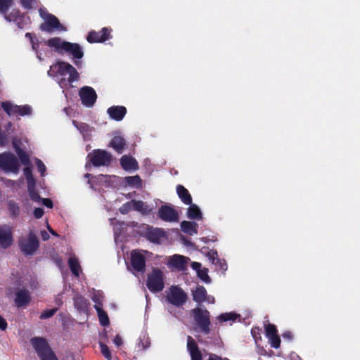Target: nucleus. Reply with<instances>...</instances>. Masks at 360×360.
Wrapping results in <instances>:
<instances>
[{
  "label": "nucleus",
  "mask_w": 360,
  "mask_h": 360,
  "mask_svg": "<svg viewBox=\"0 0 360 360\" xmlns=\"http://www.w3.org/2000/svg\"><path fill=\"white\" fill-rule=\"evenodd\" d=\"M45 43L48 46L54 48L55 51L57 53H68L71 54L75 59L79 60L84 56V52L82 47L77 43H71L69 41H63L60 37L51 38L48 39Z\"/></svg>",
  "instance_id": "f257e3e1"
},
{
  "label": "nucleus",
  "mask_w": 360,
  "mask_h": 360,
  "mask_svg": "<svg viewBox=\"0 0 360 360\" xmlns=\"http://www.w3.org/2000/svg\"><path fill=\"white\" fill-rule=\"evenodd\" d=\"M30 342L41 360H58L45 338L34 337Z\"/></svg>",
  "instance_id": "f03ea898"
},
{
  "label": "nucleus",
  "mask_w": 360,
  "mask_h": 360,
  "mask_svg": "<svg viewBox=\"0 0 360 360\" xmlns=\"http://www.w3.org/2000/svg\"><path fill=\"white\" fill-rule=\"evenodd\" d=\"M88 163L94 167H108L112 161V155L110 153L103 149H94L87 155Z\"/></svg>",
  "instance_id": "7ed1b4c3"
},
{
  "label": "nucleus",
  "mask_w": 360,
  "mask_h": 360,
  "mask_svg": "<svg viewBox=\"0 0 360 360\" xmlns=\"http://www.w3.org/2000/svg\"><path fill=\"white\" fill-rule=\"evenodd\" d=\"M194 321L200 328V331L205 335L210 334L211 329L210 314L206 309L196 307L192 309Z\"/></svg>",
  "instance_id": "20e7f679"
},
{
  "label": "nucleus",
  "mask_w": 360,
  "mask_h": 360,
  "mask_svg": "<svg viewBox=\"0 0 360 360\" xmlns=\"http://www.w3.org/2000/svg\"><path fill=\"white\" fill-rule=\"evenodd\" d=\"M18 245L25 255H32L38 250L39 241L34 231H30L27 238L20 237Z\"/></svg>",
  "instance_id": "39448f33"
},
{
  "label": "nucleus",
  "mask_w": 360,
  "mask_h": 360,
  "mask_svg": "<svg viewBox=\"0 0 360 360\" xmlns=\"http://www.w3.org/2000/svg\"><path fill=\"white\" fill-rule=\"evenodd\" d=\"M146 286L151 292H159L165 288L164 275L159 268H153L148 274Z\"/></svg>",
  "instance_id": "423d86ee"
},
{
  "label": "nucleus",
  "mask_w": 360,
  "mask_h": 360,
  "mask_svg": "<svg viewBox=\"0 0 360 360\" xmlns=\"http://www.w3.org/2000/svg\"><path fill=\"white\" fill-rule=\"evenodd\" d=\"M0 168L5 172L18 173L20 164L18 158L11 152L0 153Z\"/></svg>",
  "instance_id": "0eeeda50"
},
{
  "label": "nucleus",
  "mask_w": 360,
  "mask_h": 360,
  "mask_svg": "<svg viewBox=\"0 0 360 360\" xmlns=\"http://www.w3.org/2000/svg\"><path fill=\"white\" fill-rule=\"evenodd\" d=\"M167 300L174 306L181 307L187 300L186 293L178 285H172L166 297Z\"/></svg>",
  "instance_id": "6e6552de"
},
{
  "label": "nucleus",
  "mask_w": 360,
  "mask_h": 360,
  "mask_svg": "<svg viewBox=\"0 0 360 360\" xmlns=\"http://www.w3.org/2000/svg\"><path fill=\"white\" fill-rule=\"evenodd\" d=\"M158 216L166 222L173 223L179 220L178 212L173 207L168 205H163L159 207Z\"/></svg>",
  "instance_id": "1a4fd4ad"
},
{
  "label": "nucleus",
  "mask_w": 360,
  "mask_h": 360,
  "mask_svg": "<svg viewBox=\"0 0 360 360\" xmlns=\"http://www.w3.org/2000/svg\"><path fill=\"white\" fill-rule=\"evenodd\" d=\"M1 107L8 115H19L20 116L29 115L32 112V108L28 105H12L10 102H2Z\"/></svg>",
  "instance_id": "9d476101"
},
{
  "label": "nucleus",
  "mask_w": 360,
  "mask_h": 360,
  "mask_svg": "<svg viewBox=\"0 0 360 360\" xmlns=\"http://www.w3.org/2000/svg\"><path fill=\"white\" fill-rule=\"evenodd\" d=\"M112 29L103 27L101 31L91 30L88 33L86 40L89 43H103L112 38Z\"/></svg>",
  "instance_id": "9b49d317"
},
{
  "label": "nucleus",
  "mask_w": 360,
  "mask_h": 360,
  "mask_svg": "<svg viewBox=\"0 0 360 360\" xmlns=\"http://www.w3.org/2000/svg\"><path fill=\"white\" fill-rule=\"evenodd\" d=\"M79 96L82 103L86 107H92L97 99L96 91L92 87L88 86L80 89Z\"/></svg>",
  "instance_id": "f8f14e48"
},
{
  "label": "nucleus",
  "mask_w": 360,
  "mask_h": 360,
  "mask_svg": "<svg viewBox=\"0 0 360 360\" xmlns=\"http://www.w3.org/2000/svg\"><path fill=\"white\" fill-rule=\"evenodd\" d=\"M40 30L51 33L54 30H63V25L60 24L59 20L53 14H48L45 21L40 25Z\"/></svg>",
  "instance_id": "ddd939ff"
},
{
  "label": "nucleus",
  "mask_w": 360,
  "mask_h": 360,
  "mask_svg": "<svg viewBox=\"0 0 360 360\" xmlns=\"http://www.w3.org/2000/svg\"><path fill=\"white\" fill-rule=\"evenodd\" d=\"M131 265L135 271L143 273L146 269V258L144 255L136 250L131 251Z\"/></svg>",
  "instance_id": "4468645a"
},
{
  "label": "nucleus",
  "mask_w": 360,
  "mask_h": 360,
  "mask_svg": "<svg viewBox=\"0 0 360 360\" xmlns=\"http://www.w3.org/2000/svg\"><path fill=\"white\" fill-rule=\"evenodd\" d=\"M13 241L11 227L6 224L0 226V246L6 249L12 245Z\"/></svg>",
  "instance_id": "2eb2a0df"
},
{
  "label": "nucleus",
  "mask_w": 360,
  "mask_h": 360,
  "mask_svg": "<svg viewBox=\"0 0 360 360\" xmlns=\"http://www.w3.org/2000/svg\"><path fill=\"white\" fill-rule=\"evenodd\" d=\"M207 250V252H205L209 260L215 265L216 269L224 272L228 269V265L225 259L219 258L218 253L215 250Z\"/></svg>",
  "instance_id": "dca6fc26"
},
{
  "label": "nucleus",
  "mask_w": 360,
  "mask_h": 360,
  "mask_svg": "<svg viewBox=\"0 0 360 360\" xmlns=\"http://www.w3.org/2000/svg\"><path fill=\"white\" fill-rule=\"evenodd\" d=\"M165 236V231L162 229L148 227L145 231V237L152 243H160V239Z\"/></svg>",
  "instance_id": "f3484780"
},
{
  "label": "nucleus",
  "mask_w": 360,
  "mask_h": 360,
  "mask_svg": "<svg viewBox=\"0 0 360 360\" xmlns=\"http://www.w3.org/2000/svg\"><path fill=\"white\" fill-rule=\"evenodd\" d=\"M30 301L31 296L28 290L22 288L16 292L14 302L17 307H26Z\"/></svg>",
  "instance_id": "a211bd4d"
},
{
  "label": "nucleus",
  "mask_w": 360,
  "mask_h": 360,
  "mask_svg": "<svg viewBox=\"0 0 360 360\" xmlns=\"http://www.w3.org/2000/svg\"><path fill=\"white\" fill-rule=\"evenodd\" d=\"M187 349L191 355V360H202V355L201 352L191 336L187 338Z\"/></svg>",
  "instance_id": "6ab92c4d"
},
{
  "label": "nucleus",
  "mask_w": 360,
  "mask_h": 360,
  "mask_svg": "<svg viewBox=\"0 0 360 360\" xmlns=\"http://www.w3.org/2000/svg\"><path fill=\"white\" fill-rule=\"evenodd\" d=\"M109 117L115 121H121L127 114V108L122 105H113L108 108Z\"/></svg>",
  "instance_id": "aec40b11"
},
{
  "label": "nucleus",
  "mask_w": 360,
  "mask_h": 360,
  "mask_svg": "<svg viewBox=\"0 0 360 360\" xmlns=\"http://www.w3.org/2000/svg\"><path fill=\"white\" fill-rule=\"evenodd\" d=\"M188 260L189 258L185 256L174 255L169 260V265L179 271H184L186 269Z\"/></svg>",
  "instance_id": "412c9836"
},
{
  "label": "nucleus",
  "mask_w": 360,
  "mask_h": 360,
  "mask_svg": "<svg viewBox=\"0 0 360 360\" xmlns=\"http://www.w3.org/2000/svg\"><path fill=\"white\" fill-rule=\"evenodd\" d=\"M120 165L125 171H135L139 169V164L136 160L129 155H123L120 158Z\"/></svg>",
  "instance_id": "4be33fe9"
},
{
  "label": "nucleus",
  "mask_w": 360,
  "mask_h": 360,
  "mask_svg": "<svg viewBox=\"0 0 360 360\" xmlns=\"http://www.w3.org/2000/svg\"><path fill=\"white\" fill-rule=\"evenodd\" d=\"M75 307L80 313H86L88 311L89 302L86 298L81 295H76L74 298Z\"/></svg>",
  "instance_id": "5701e85b"
},
{
  "label": "nucleus",
  "mask_w": 360,
  "mask_h": 360,
  "mask_svg": "<svg viewBox=\"0 0 360 360\" xmlns=\"http://www.w3.org/2000/svg\"><path fill=\"white\" fill-rule=\"evenodd\" d=\"M70 66V64L68 62L58 61L54 65L51 66V70L49 71V74L50 75V72H53L55 75L65 76L68 74Z\"/></svg>",
  "instance_id": "b1692460"
},
{
  "label": "nucleus",
  "mask_w": 360,
  "mask_h": 360,
  "mask_svg": "<svg viewBox=\"0 0 360 360\" xmlns=\"http://www.w3.org/2000/svg\"><path fill=\"white\" fill-rule=\"evenodd\" d=\"M125 139L120 136H114L109 143L108 146L112 148L117 153H123L126 147Z\"/></svg>",
  "instance_id": "393cba45"
},
{
  "label": "nucleus",
  "mask_w": 360,
  "mask_h": 360,
  "mask_svg": "<svg viewBox=\"0 0 360 360\" xmlns=\"http://www.w3.org/2000/svg\"><path fill=\"white\" fill-rule=\"evenodd\" d=\"M176 193L179 198L185 205H191L193 202L191 195L189 191L182 185L176 186Z\"/></svg>",
  "instance_id": "a878e982"
},
{
  "label": "nucleus",
  "mask_w": 360,
  "mask_h": 360,
  "mask_svg": "<svg viewBox=\"0 0 360 360\" xmlns=\"http://www.w3.org/2000/svg\"><path fill=\"white\" fill-rule=\"evenodd\" d=\"M198 225L195 221H183L181 223V229L183 232L190 236L198 233Z\"/></svg>",
  "instance_id": "bb28decb"
},
{
  "label": "nucleus",
  "mask_w": 360,
  "mask_h": 360,
  "mask_svg": "<svg viewBox=\"0 0 360 360\" xmlns=\"http://www.w3.org/2000/svg\"><path fill=\"white\" fill-rule=\"evenodd\" d=\"M189 207L187 210V217L190 219L193 220H200L202 218V214L199 208V207L191 203L188 205Z\"/></svg>",
  "instance_id": "cd10ccee"
},
{
  "label": "nucleus",
  "mask_w": 360,
  "mask_h": 360,
  "mask_svg": "<svg viewBox=\"0 0 360 360\" xmlns=\"http://www.w3.org/2000/svg\"><path fill=\"white\" fill-rule=\"evenodd\" d=\"M207 297V290L204 286H198L195 290L193 292V299L198 303H201L205 301Z\"/></svg>",
  "instance_id": "c85d7f7f"
},
{
  "label": "nucleus",
  "mask_w": 360,
  "mask_h": 360,
  "mask_svg": "<svg viewBox=\"0 0 360 360\" xmlns=\"http://www.w3.org/2000/svg\"><path fill=\"white\" fill-rule=\"evenodd\" d=\"M94 308L97 311L99 322L103 326H108L110 324L109 317L106 311H105L102 307L98 304L94 305Z\"/></svg>",
  "instance_id": "c756f323"
},
{
  "label": "nucleus",
  "mask_w": 360,
  "mask_h": 360,
  "mask_svg": "<svg viewBox=\"0 0 360 360\" xmlns=\"http://www.w3.org/2000/svg\"><path fill=\"white\" fill-rule=\"evenodd\" d=\"M7 205L11 217L13 219L18 217L20 212V208L18 204L14 200H11L8 201Z\"/></svg>",
  "instance_id": "7c9ffc66"
},
{
  "label": "nucleus",
  "mask_w": 360,
  "mask_h": 360,
  "mask_svg": "<svg viewBox=\"0 0 360 360\" xmlns=\"http://www.w3.org/2000/svg\"><path fill=\"white\" fill-rule=\"evenodd\" d=\"M68 265L72 273L75 276H79V271H81V266L79 265L78 259L76 257H70L68 259Z\"/></svg>",
  "instance_id": "2f4dec72"
},
{
  "label": "nucleus",
  "mask_w": 360,
  "mask_h": 360,
  "mask_svg": "<svg viewBox=\"0 0 360 360\" xmlns=\"http://www.w3.org/2000/svg\"><path fill=\"white\" fill-rule=\"evenodd\" d=\"M4 15L5 19L8 22L18 21V20H21V18H24L23 15L21 14L18 9H13L10 13L7 14L6 13Z\"/></svg>",
  "instance_id": "473e14b6"
},
{
  "label": "nucleus",
  "mask_w": 360,
  "mask_h": 360,
  "mask_svg": "<svg viewBox=\"0 0 360 360\" xmlns=\"http://www.w3.org/2000/svg\"><path fill=\"white\" fill-rule=\"evenodd\" d=\"M125 182L131 186L136 187L137 188L142 186V180L139 175L132 176H127L125 178Z\"/></svg>",
  "instance_id": "72a5a7b5"
},
{
  "label": "nucleus",
  "mask_w": 360,
  "mask_h": 360,
  "mask_svg": "<svg viewBox=\"0 0 360 360\" xmlns=\"http://www.w3.org/2000/svg\"><path fill=\"white\" fill-rule=\"evenodd\" d=\"M16 153L18 154L20 162L23 165H25L27 167L31 165L30 157L26 153V152H25L23 150L18 147L16 148Z\"/></svg>",
  "instance_id": "f704fd0d"
},
{
  "label": "nucleus",
  "mask_w": 360,
  "mask_h": 360,
  "mask_svg": "<svg viewBox=\"0 0 360 360\" xmlns=\"http://www.w3.org/2000/svg\"><path fill=\"white\" fill-rule=\"evenodd\" d=\"M24 175L27 180V186L31 185L32 186L33 184H36L35 179L32 174V171L30 165L27 166L24 169Z\"/></svg>",
  "instance_id": "c9c22d12"
},
{
  "label": "nucleus",
  "mask_w": 360,
  "mask_h": 360,
  "mask_svg": "<svg viewBox=\"0 0 360 360\" xmlns=\"http://www.w3.org/2000/svg\"><path fill=\"white\" fill-rule=\"evenodd\" d=\"M240 316L234 312L224 313L218 316L220 322H226L228 321H236Z\"/></svg>",
  "instance_id": "e433bc0d"
},
{
  "label": "nucleus",
  "mask_w": 360,
  "mask_h": 360,
  "mask_svg": "<svg viewBox=\"0 0 360 360\" xmlns=\"http://www.w3.org/2000/svg\"><path fill=\"white\" fill-rule=\"evenodd\" d=\"M36 184H33L32 186L31 185L27 186V191L30 195V198L35 202H39L41 200L40 195L35 189Z\"/></svg>",
  "instance_id": "4c0bfd02"
},
{
  "label": "nucleus",
  "mask_w": 360,
  "mask_h": 360,
  "mask_svg": "<svg viewBox=\"0 0 360 360\" xmlns=\"http://www.w3.org/2000/svg\"><path fill=\"white\" fill-rule=\"evenodd\" d=\"M68 74L69 75L68 82L72 83L79 79V75L77 70L72 65L69 67Z\"/></svg>",
  "instance_id": "58836bf2"
},
{
  "label": "nucleus",
  "mask_w": 360,
  "mask_h": 360,
  "mask_svg": "<svg viewBox=\"0 0 360 360\" xmlns=\"http://www.w3.org/2000/svg\"><path fill=\"white\" fill-rule=\"evenodd\" d=\"M131 203H132V207L134 210L141 212H147L146 206L145 205V203L143 201L132 200Z\"/></svg>",
  "instance_id": "ea45409f"
},
{
  "label": "nucleus",
  "mask_w": 360,
  "mask_h": 360,
  "mask_svg": "<svg viewBox=\"0 0 360 360\" xmlns=\"http://www.w3.org/2000/svg\"><path fill=\"white\" fill-rule=\"evenodd\" d=\"M13 3V0H0V13L6 14Z\"/></svg>",
  "instance_id": "a19ab883"
},
{
  "label": "nucleus",
  "mask_w": 360,
  "mask_h": 360,
  "mask_svg": "<svg viewBox=\"0 0 360 360\" xmlns=\"http://www.w3.org/2000/svg\"><path fill=\"white\" fill-rule=\"evenodd\" d=\"M72 124L82 134H86L89 131V126L86 123L73 120Z\"/></svg>",
  "instance_id": "79ce46f5"
},
{
  "label": "nucleus",
  "mask_w": 360,
  "mask_h": 360,
  "mask_svg": "<svg viewBox=\"0 0 360 360\" xmlns=\"http://www.w3.org/2000/svg\"><path fill=\"white\" fill-rule=\"evenodd\" d=\"M271 347L274 349H278L281 345V338L278 334L268 338Z\"/></svg>",
  "instance_id": "37998d69"
},
{
  "label": "nucleus",
  "mask_w": 360,
  "mask_h": 360,
  "mask_svg": "<svg viewBox=\"0 0 360 360\" xmlns=\"http://www.w3.org/2000/svg\"><path fill=\"white\" fill-rule=\"evenodd\" d=\"M99 346L101 348V352L102 354L108 360H111L112 356L111 352L109 347L104 343L100 342Z\"/></svg>",
  "instance_id": "c03bdc74"
},
{
  "label": "nucleus",
  "mask_w": 360,
  "mask_h": 360,
  "mask_svg": "<svg viewBox=\"0 0 360 360\" xmlns=\"http://www.w3.org/2000/svg\"><path fill=\"white\" fill-rule=\"evenodd\" d=\"M265 333H266V336L267 338H269L271 336H273V335H275L278 334V330H277L276 327L275 325L271 324V323H268L265 326Z\"/></svg>",
  "instance_id": "a18cd8bd"
},
{
  "label": "nucleus",
  "mask_w": 360,
  "mask_h": 360,
  "mask_svg": "<svg viewBox=\"0 0 360 360\" xmlns=\"http://www.w3.org/2000/svg\"><path fill=\"white\" fill-rule=\"evenodd\" d=\"M58 311L57 308H53L51 309H46L40 314V319H46L51 316H53L56 311Z\"/></svg>",
  "instance_id": "49530a36"
},
{
  "label": "nucleus",
  "mask_w": 360,
  "mask_h": 360,
  "mask_svg": "<svg viewBox=\"0 0 360 360\" xmlns=\"http://www.w3.org/2000/svg\"><path fill=\"white\" fill-rule=\"evenodd\" d=\"M22 6L27 10H30L37 5V0H20Z\"/></svg>",
  "instance_id": "de8ad7c7"
},
{
  "label": "nucleus",
  "mask_w": 360,
  "mask_h": 360,
  "mask_svg": "<svg viewBox=\"0 0 360 360\" xmlns=\"http://www.w3.org/2000/svg\"><path fill=\"white\" fill-rule=\"evenodd\" d=\"M131 209H133L132 207V203H131V200L130 202H127L125 203H124L119 209L120 213H122V214H128L131 210Z\"/></svg>",
  "instance_id": "09e8293b"
},
{
  "label": "nucleus",
  "mask_w": 360,
  "mask_h": 360,
  "mask_svg": "<svg viewBox=\"0 0 360 360\" xmlns=\"http://www.w3.org/2000/svg\"><path fill=\"white\" fill-rule=\"evenodd\" d=\"M198 277L203 281L205 283H210L211 281V279L207 274V270L206 269H201L198 271Z\"/></svg>",
  "instance_id": "8fccbe9b"
},
{
  "label": "nucleus",
  "mask_w": 360,
  "mask_h": 360,
  "mask_svg": "<svg viewBox=\"0 0 360 360\" xmlns=\"http://www.w3.org/2000/svg\"><path fill=\"white\" fill-rule=\"evenodd\" d=\"M36 165L37 167L38 171L41 174V176H44L46 168L43 162L39 159H36Z\"/></svg>",
  "instance_id": "3c124183"
},
{
  "label": "nucleus",
  "mask_w": 360,
  "mask_h": 360,
  "mask_svg": "<svg viewBox=\"0 0 360 360\" xmlns=\"http://www.w3.org/2000/svg\"><path fill=\"white\" fill-rule=\"evenodd\" d=\"M44 210L42 208L37 207L34 210V216L36 219H40L44 215Z\"/></svg>",
  "instance_id": "603ef678"
},
{
  "label": "nucleus",
  "mask_w": 360,
  "mask_h": 360,
  "mask_svg": "<svg viewBox=\"0 0 360 360\" xmlns=\"http://www.w3.org/2000/svg\"><path fill=\"white\" fill-rule=\"evenodd\" d=\"M41 202H42V204L49 207V208H52L53 206V202L52 200L50 199V198H41Z\"/></svg>",
  "instance_id": "864d4df0"
},
{
  "label": "nucleus",
  "mask_w": 360,
  "mask_h": 360,
  "mask_svg": "<svg viewBox=\"0 0 360 360\" xmlns=\"http://www.w3.org/2000/svg\"><path fill=\"white\" fill-rule=\"evenodd\" d=\"M8 323L6 319L0 315V330H5L7 328Z\"/></svg>",
  "instance_id": "5fc2aeb1"
},
{
  "label": "nucleus",
  "mask_w": 360,
  "mask_h": 360,
  "mask_svg": "<svg viewBox=\"0 0 360 360\" xmlns=\"http://www.w3.org/2000/svg\"><path fill=\"white\" fill-rule=\"evenodd\" d=\"M282 337L284 340H287L288 341H291L293 339V335L290 331H285L282 334Z\"/></svg>",
  "instance_id": "6e6d98bb"
},
{
  "label": "nucleus",
  "mask_w": 360,
  "mask_h": 360,
  "mask_svg": "<svg viewBox=\"0 0 360 360\" xmlns=\"http://www.w3.org/2000/svg\"><path fill=\"white\" fill-rule=\"evenodd\" d=\"M208 360H229L226 358L222 359L215 354H210Z\"/></svg>",
  "instance_id": "4d7b16f0"
},
{
  "label": "nucleus",
  "mask_w": 360,
  "mask_h": 360,
  "mask_svg": "<svg viewBox=\"0 0 360 360\" xmlns=\"http://www.w3.org/2000/svg\"><path fill=\"white\" fill-rule=\"evenodd\" d=\"M114 343L116 346L120 347L122 345V339L119 335H116L113 340Z\"/></svg>",
  "instance_id": "13d9d810"
},
{
  "label": "nucleus",
  "mask_w": 360,
  "mask_h": 360,
  "mask_svg": "<svg viewBox=\"0 0 360 360\" xmlns=\"http://www.w3.org/2000/svg\"><path fill=\"white\" fill-rule=\"evenodd\" d=\"M92 300L94 301V302L95 303V304H98V306H100L101 307H102V302L100 299L99 297H98L97 295H94L93 297H92Z\"/></svg>",
  "instance_id": "bf43d9fd"
},
{
  "label": "nucleus",
  "mask_w": 360,
  "mask_h": 360,
  "mask_svg": "<svg viewBox=\"0 0 360 360\" xmlns=\"http://www.w3.org/2000/svg\"><path fill=\"white\" fill-rule=\"evenodd\" d=\"M41 236L44 241L49 240L50 238L49 234L45 230L41 231Z\"/></svg>",
  "instance_id": "052dcab7"
},
{
  "label": "nucleus",
  "mask_w": 360,
  "mask_h": 360,
  "mask_svg": "<svg viewBox=\"0 0 360 360\" xmlns=\"http://www.w3.org/2000/svg\"><path fill=\"white\" fill-rule=\"evenodd\" d=\"M191 267L194 269V270H196L197 272L199 271V270H201L200 269V267H201V264L200 263H198V262H193L191 264Z\"/></svg>",
  "instance_id": "680f3d73"
},
{
  "label": "nucleus",
  "mask_w": 360,
  "mask_h": 360,
  "mask_svg": "<svg viewBox=\"0 0 360 360\" xmlns=\"http://www.w3.org/2000/svg\"><path fill=\"white\" fill-rule=\"evenodd\" d=\"M25 37L30 39L31 43H33V41H34V38L32 37L31 33H26Z\"/></svg>",
  "instance_id": "e2e57ef3"
},
{
  "label": "nucleus",
  "mask_w": 360,
  "mask_h": 360,
  "mask_svg": "<svg viewBox=\"0 0 360 360\" xmlns=\"http://www.w3.org/2000/svg\"><path fill=\"white\" fill-rule=\"evenodd\" d=\"M22 19L23 18H21V20H18V21H14L16 23L17 26L20 29H22L23 27L22 25Z\"/></svg>",
  "instance_id": "0e129e2a"
},
{
  "label": "nucleus",
  "mask_w": 360,
  "mask_h": 360,
  "mask_svg": "<svg viewBox=\"0 0 360 360\" xmlns=\"http://www.w3.org/2000/svg\"><path fill=\"white\" fill-rule=\"evenodd\" d=\"M47 227H48V229H49V232H50L52 235L56 236H58V233H57L55 231H53V230L50 227V226H49V225H48V226H47Z\"/></svg>",
  "instance_id": "69168bd1"
},
{
  "label": "nucleus",
  "mask_w": 360,
  "mask_h": 360,
  "mask_svg": "<svg viewBox=\"0 0 360 360\" xmlns=\"http://www.w3.org/2000/svg\"><path fill=\"white\" fill-rule=\"evenodd\" d=\"M32 49L34 50V51H37V49H38V44L37 43H35L34 41H33V43H32Z\"/></svg>",
  "instance_id": "338daca9"
},
{
  "label": "nucleus",
  "mask_w": 360,
  "mask_h": 360,
  "mask_svg": "<svg viewBox=\"0 0 360 360\" xmlns=\"http://www.w3.org/2000/svg\"><path fill=\"white\" fill-rule=\"evenodd\" d=\"M90 176H91V174H85V176H86V177H88V178H89Z\"/></svg>",
  "instance_id": "774afa93"
}]
</instances>
